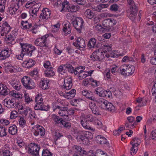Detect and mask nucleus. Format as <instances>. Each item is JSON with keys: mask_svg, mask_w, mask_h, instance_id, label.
Segmentation results:
<instances>
[{"mask_svg": "<svg viewBox=\"0 0 156 156\" xmlns=\"http://www.w3.org/2000/svg\"><path fill=\"white\" fill-rule=\"evenodd\" d=\"M51 11L49 9L44 8L42 11V12L39 16V18L41 20L48 19L50 18Z\"/></svg>", "mask_w": 156, "mask_h": 156, "instance_id": "nucleus-17", "label": "nucleus"}, {"mask_svg": "<svg viewBox=\"0 0 156 156\" xmlns=\"http://www.w3.org/2000/svg\"><path fill=\"white\" fill-rule=\"evenodd\" d=\"M21 82L24 87L27 89H34L36 87L35 84L30 77L24 76L21 80Z\"/></svg>", "mask_w": 156, "mask_h": 156, "instance_id": "nucleus-7", "label": "nucleus"}, {"mask_svg": "<svg viewBox=\"0 0 156 156\" xmlns=\"http://www.w3.org/2000/svg\"><path fill=\"white\" fill-rule=\"evenodd\" d=\"M16 92V91L14 90L9 91V90L5 85L0 83V94L1 95H7L9 92V95L14 97Z\"/></svg>", "mask_w": 156, "mask_h": 156, "instance_id": "nucleus-12", "label": "nucleus"}, {"mask_svg": "<svg viewBox=\"0 0 156 156\" xmlns=\"http://www.w3.org/2000/svg\"><path fill=\"white\" fill-rule=\"evenodd\" d=\"M67 113V111L65 110V109H62L61 110L59 111L58 112L59 114L62 116H65L66 117H64V118L65 119L67 120H68V115H66V114Z\"/></svg>", "mask_w": 156, "mask_h": 156, "instance_id": "nucleus-43", "label": "nucleus"}, {"mask_svg": "<svg viewBox=\"0 0 156 156\" xmlns=\"http://www.w3.org/2000/svg\"><path fill=\"white\" fill-rule=\"evenodd\" d=\"M20 44L22 48L21 52L24 55H27L30 57L32 56L33 51L36 49L35 47L29 44L20 42Z\"/></svg>", "mask_w": 156, "mask_h": 156, "instance_id": "nucleus-2", "label": "nucleus"}, {"mask_svg": "<svg viewBox=\"0 0 156 156\" xmlns=\"http://www.w3.org/2000/svg\"><path fill=\"white\" fill-rule=\"evenodd\" d=\"M18 115V113L16 111H12L10 114V118L11 119H15Z\"/></svg>", "mask_w": 156, "mask_h": 156, "instance_id": "nucleus-53", "label": "nucleus"}, {"mask_svg": "<svg viewBox=\"0 0 156 156\" xmlns=\"http://www.w3.org/2000/svg\"><path fill=\"white\" fill-rule=\"evenodd\" d=\"M80 119L81 120L80 121L82 126L86 129H91V127L90 126L89 123L94 120V116L91 114H89L82 116Z\"/></svg>", "mask_w": 156, "mask_h": 156, "instance_id": "nucleus-4", "label": "nucleus"}, {"mask_svg": "<svg viewBox=\"0 0 156 156\" xmlns=\"http://www.w3.org/2000/svg\"><path fill=\"white\" fill-rule=\"evenodd\" d=\"M30 111V109L29 107H26L23 110L19 111V113L21 115H23L25 116H26L28 112Z\"/></svg>", "mask_w": 156, "mask_h": 156, "instance_id": "nucleus-42", "label": "nucleus"}, {"mask_svg": "<svg viewBox=\"0 0 156 156\" xmlns=\"http://www.w3.org/2000/svg\"><path fill=\"white\" fill-rule=\"evenodd\" d=\"M105 52L101 49H98L93 53L90 56V58L93 61H100L102 60L105 57Z\"/></svg>", "mask_w": 156, "mask_h": 156, "instance_id": "nucleus-6", "label": "nucleus"}, {"mask_svg": "<svg viewBox=\"0 0 156 156\" xmlns=\"http://www.w3.org/2000/svg\"><path fill=\"white\" fill-rule=\"evenodd\" d=\"M66 65H62L60 66L58 68V71L59 73L62 75H64L66 72Z\"/></svg>", "mask_w": 156, "mask_h": 156, "instance_id": "nucleus-39", "label": "nucleus"}, {"mask_svg": "<svg viewBox=\"0 0 156 156\" xmlns=\"http://www.w3.org/2000/svg\"><path fill=\"white\" fill-rule=\"evenodd\" d=\"M76 139L80 143L84 145H87L89 143V140L85 138L84 136L83 135L82 132L78 134L76 137Z\"/></svg>", "mask_w": 156, "mask_h": 156, "instance_id": "nucleus-21", "label": "nucleus"}, {"mask_svg": "<svg viewBox=\"0 0 156 156\" xmlns=\"http://www.w3.org/2000/svg\"><path fill=\"white\" fill-rule=\"evenodd\" d=\"M35 101L36 103L34 108L35 110H39L41 111H47L49 109L50 107L48 105L46 106L44 105L43 99L41 94H39L36 96Z\"/></svg>", "mask_w": 156, "mask_h": 156, "instance_id": "nucleus-1", "label": "nucleus"}, {"mask_svg": "<svg viewBox=\"0 0 156 156\" xmlns=\"http://www.w3.org/2000/svg\"><path fill=\"white\" fill-rule=\"evenodd\" d=\"M75 42L73 43V44L78 48H83L85 47L86 44L84 40L80 37H78Z\"/></svg>", "mask_w": 156, "mask_h": 156, "instance_id": "nucleus-19", "label": "nucleus"}, {"mask_svg": "<svg viewBox=\"0 0 156 156\" xmlns=\"http://www.w3.org/2000/svg\"><path fill=\"white\" fill-rule=\"evenodd\" d=\"M11 84L14 89L18 91L20 89L21 84L19 81L16 80L12 81L11 82Z\"/></svg>", "mask_w": 156, "mask_h": 156, "instance_id": "nucleus-24", "label": "nucleus"}, {"mask_svg": "<svg viewBox=\"0 0 156 156\" xmlns=\"http://www.w3.org/2000/svg\"><path fill=\"white\" fill-rule=\"evenodd\" d=\"M7 135V129L2 126H0V136L3 137Z\"/></svg>", "mask_w": 156, "mask_h": 156, "instance_id": "nucleus-41", "label": "nucleus"}, {"mask_svg": "<svg viewBox=\"0 0 156 156\" xmlns=\"http://www.w3.org/2000/svg\"><path fill=\"white\" fill-rule=\"evenodd\" d=\"M52 120L55 123V125L61 124L63 122L62 119L60 118L59 116L53 114L51 115Z\"/></svg>", "mask_w": 156, "mask_h": 156, "instance_id": "nucleus-23", "label": "nucleus"}, {"mask_svg": "<svg viewBox=\"0 0 156 156\" xmlns=\"http://www.w3.org/2000/svg\"><path fill=\"white\" fill-rule=\"evenodd\" d=\"M3 104L8 108H13L16 106V100L15 99L5 98L3 101Z\"/></svg>", "mask_w": 156, "mask_h": 156, "instance_id": "nucleus-14", "label": "nucleus"}, {"mask_svg": "<svg viewBox=\"0 0 156 156\" xmlns=\"http://www.w3.org/2000/svg\"><path fill=\"white\" fill-rule=\"evenodd\" d=\"M105 108L108 111L112 112H115L116 110L115 108L113 105L112 103L109 102L108 101L107 103V104L105 105Z\"/></svg>", "mask_w": 156, "mask_h": 156, "instance_id": "nucleus-34", "label": "nucleus"}, {"mask_svg": "<svg viewBox=\"0 0 156 156\" xmlns=\"http://www.w3.org/2000/svg\"><path fill=\"white\" fill-rule=\"evenodd\" d=\"M62 9L61 10V12H62L63 11L66 10V9L67 8V7H68L69 5V3L67 1L64 0L62 3Z\"/></svg>", "mask_w": 156, "mask_h": 156, "instance_id": "nucleus-48", "label": "nucleus"}, {"mask_svg": "<svg viewBox=\"0 0 156 156\" xmlns=\"http://www.w3.org/2000/svg\"><path fill=\"white\" fill-rule=\"evenodd\" d=\"M119 7L116 4H114L110 6V9L112 11L116 12L118 10Z\"/></svg>", "mask_w": 156, "mask_h": 156, "instance_id": "nucleus-62", "label": "nucleus"}, {"mask_svg": "<svg viewBox=\"0 0 156 156\" xmlns=\"http://www.w3.org/2000/svg\"><path fill=\"white\" fill-rule=\"evenodd\" d=\"M138 9L136 5L134 4L130 6L129 9L127 11V16L132 20H134L137 15Z\"/></svg>", "mask_w": 156, "mask_h": 156, "instance_id": "nucleus-10", "label": "nucleus"}, {"mask_svg": "<svg viewBox=\"0 0 156 156\" xmlns=\"http://www.w3.org/2000/svg\"><path fill=\"white\" fill-rule=\"evenodd\" d=\"M48 37V34H46L36 39L34 41V44L36 46L44 48L46 49H48V44L47 43V39Z\"/></svg>", "mask_w": 156, "mask_h": 156, "instance_id": "nucleus-5", "label": "nucleus"}, {"mask_svg": "<svg viewBox=\"0 0 156 156\" xmlns=\"http://www.w3.org/2000/svg\"><path fill=\"white\" fill-rule=\"evenodd\" d=\"M86 97L89 100L93 101H97L96 99L91 91H89Z\"/></svg>", "mask_w": 156, "mask_h": 156, "instance_id": "nucleus-46", "label": "nucleus"}, {"mask_svg": "<svg viewBox=\"0 0 156 156\" xmlns=\"http://www.w3.org/2000/svg\"><path fill=\"white\" fill-rule=\"evenodd\" d=\"M28 152L33 156H38L40 147L34 143H31L28 146Z\"/></svg>", "mask_w": 156, "mask_h": 156, "instance_id": "nucleus-9", "label": "nucleus"}, {"mask_svg": "<svg viewBox=\"0 0 156 156\" xmlns=\"http://www.w3.org/2000/svg\"><path fill=\"white\" fill-rule=\"evenodd\" d=\"M33 133L35 136L40 135L43 136L45 133L44 129L42 126L37 125L33 127Z\"/></svg>", "mask_w": 156, "mask_h": 156, "instance_id": "nucleus-13", "label": "nucleus"}, {"mask_svg": "<svg viewBox=\"0 0 156 156\" xmlns=\"http://www.w3.org/2000/svg\"><path fill=\"white\" fill-rule=\"evenodd\" d=\"M141 140L138 138L135 137L133 139L132 141L130 142L132 147L130 150V153L131 155H133L137 152V147L140 144Z\"/></svg>", "mask_w": 156, "mask_h": 156, "instance_id": "nucleus-11", "label": "nucleus"}, {"mask_svg": "<svg viewBox=\"0 0 156 156\" xmlns=\"http://www.w3.org/2000/svg\"><path fill=\"white\" fill-rule=\"evenodd\" d=\"M89 108L92 111V113L96 115H100V111L98 106L94 102H91L89 103Z\"/></svg>", "mask_w": 156, "mask_h": 156, "instance_id": "nucleus-16", "label": "nucleus"}, {"mask_svg": "<svg viewBox=\"0 0 156 156\" xmlns=\"http://www.w3.org/2000/svg\"><path fill=\"white\" fill-rule=\"evenodd\" d=\"M107 155L106 153L100 150H98L96 153L97 156H107Z\"/></svg>", "mask_w": 156, "mask_h": 156, "instance_id": "nucleus-64", "label": "nucleus"}, {"mask_svg": "<svg viewBox=\"0 0 156 156\" xmlns=\"http://www.w3.org/2000/svg\"><path fill=\"white\" fill-rule=\"evenodd\" d=\"M87 75L83 70H81L80 73L78 75V77L79 80H82L87 77Z\"/></svg>", "mask_w": 156, "mask_h": 156, "instance_id": "nucleus-47", "label": "nucleus"}, {"mask_svg": "<svg viewBox=\"0 0 156 156\" xmlns=\"http://www.w3.org/2000/svg\"><path fill=\"white\" fill-rule=\"evenodd\" d=\"M79 6L78 5H69V6H68L66 9V11L71 12H76L79 10Z\"/></svg>", "mask_w": 156, "mask_h": 156, "instance_id": "nucleus-26", "label": "nucleus"}, {"mask_svg": "<svg viewBox=\"0 0 156 156\" xmlns=\"http://www.w3.org/2000/svg\"><path fill=\"white\" fill-rule=\"evenodd\" d=\"M90 82H91V85L92 86L95 87L99 86L100 82L95 80L90 77Z\"/></svg>", "mask_w": 156, "mask_h": 156, "instance_id": "nucleus-50", "label": "nucleus"}, {"mask_svg": "<svg viewBox=\"0 0 156 156\" xmlns=\"http://www.w3.org/2000/svg\"><path fill=\"white\" fill-rule=\"evenodd\" d=\"M96 41V40L94 38L90 39L87 44L88 48L90 49L97 47Z\"/></svg>", "mask_w": 156, "mask_h": 156, "instance_id": "nucleus-27", "label": "nucleus"}, {"mask_svg": "<svg viewBox=\"0 0 156 156\" xmlns=\"http://www.w3.org/2000/svg\"><path fill=\"white\" fill-rule=\"evenodd\" d=\"M39 72V70L37 68H35L29 73V75L32 77H34L37 76Z\"/></svg>", "mask_w": 156, "mask_h": 156, "instance_id": "nucleus-52", "label": "nucleus"}, {"mask_svg": "<svg viewBox=\"0 0 156 156\" xmlns=\"http://www.w3.org/2000/svg\"><path fill=\"white\" fill-rule=\"evenodd\" d=\"M104 90L101 87H98L95 90V93L101 97H103Z\"/></svg>", "mask_w": 156, "mask_h": 156, "instance_id": "nucleus-40", "label": "nucleus"}, {"mask_svg": "<svg viewBox=\"0 0 156 156\" xmlns=\"http://www.w3.org/2000/svg\"><path fill=\"white\" fill-rule=\"evenodd\" d=\"M10 53L8 48L7 49L3 50L0 52V60H3L8 58L10 55Z\"/></svg>", "mask_w": 156, "mask_h": 156, "instance_id": "nucleus-22", "label": "nucleus"}, {"mask_svg": "<svg viewBox=\"0 0 156 156\" xmlns=\"http://www.w3.org/2000/svg\"><path fill=\"white\" fill-rule=\"evenodd\" d=\"M84 16L88 19L92 18L94 16V13L90 9H87L84 12Z\"/></svg>", "mask_w": 156, "mask_h": 156, "instance_id": "nucleus-33", "label": "nucleus"}, {"mask_svg": "<svg viewBox=\"0 0 156 156\" xmlns=\"http://www.w3.org/2000/svg\"><path fill=\"white\" fill-rule=\"evenodd\" d=\"M62 30L66 34H70L71 31V26L70 23L67 22L65 24Z\"/></svg>", "mask_w": 156, "mask_h": 156, "instance_id": "nucleus-28", "label": "nucleus"}, {"mask_svg": "<svg viewBox=\"0 0 156 156\" xmlns=\"http://www.w3.org/2000/svg\"><path fill=\"white\" fill-rule=\"evenodd\" d=\"M96 101H97V102H98L99 104H101L104 108L108 102L107 100L102 98H100L98 100H96Z\"/></svg>", "mask_w": 156, "mask_h": 156, "instance_id": "nucleus-45", "label": "nucleus"}, {"mask_svg": "<svg viewBox=\"0 0 156 156\" xmlns=\"http://www.w3.org/2000/svg\"><path fill=\"white\" fill-rule=\"evenodd\" d=\"M76 94V90L74 89H72L69 92H66V98L68 99H71L75 96Z\"/></svg>", "mask_w": 156, "mask_h": 156, "instance_id": "nucleus-25", "label": "nucleus"}, {"mask_svg": "<svg viewBox=\"0 0 156 156\" xmlns=\"http://www.w3.org/2000/svg\"><path fill=\"white\" fill-rule=\"evenodd\" d=\"M65 66L66 67L69 71L70 73H73L74 71V68L70 64H66Z\"/></svg>", "mask_w": 156, "mask_h": 156, "instance_id": "nucleus-51", "label": "nucleus"}, {"mask_svg": "<svg viewBox=\"0 0 156 156\" xmlns=\"http://www.w3.org/2000/svg\"><path fill=\"white\" fill-rule=\"evenodd\" d=\"M83 133V135L84 136L85 138L89 140V139H92L93 136L91 132L88 131H83L82 132Z\"/></svg>", "mask_w": 156, "mask_h": 156, "instance_id": "nucleus-38", "label": "nucleus"}, {"mask_svg": "<svg viewBox=\"0 0 156 156\" xmlns=\"http://www.w3.org/2000/svg\"><path fill=\"white\" fill-rule=\"evenodd\" d=\"M136 101L137 103H139L138 107L143 106L146 104V103L144 101V99L141 98H137Z\"/></svg>", "mask_w": 156, "mask_h": 156, "instance_id": "nucleus-49", "label": "nucleus"}, {"mask_svg": "<svg viewBox=\"0 0 156 156\" xmlns=\"http://www.w3.org/2000/svg\"><path fill=\"white\" fill-rule=\"evenodd\" d=\"M19 124L20 127L23 128L26 124V121L24 118H20L19 120Z\"/></svg>", "mask_w": 156, "mask_h": 156, "instance_id": "nucleus-56", "label": "nucleus"}, {"mask_svg": "<svg viewBox=\"0 0 156 156\" xmlns=\"http://www.w3.org/2000/svg\"><path fill=\"white\" fill-rule=\"evenodd\" d=\"M38 11L36 9H34L32 8H31L29 11V12L30 15L34 17H37V12Z\"/></svg>", "mask_w": 156, "mask_h": 156, "instance_id": "nucleus-44", "label": "nucleus"}, {"mask_svg": "<svg viewBox=\"0 0 156 156\" xmlns=\"http://www.w3.org/2000/svg\"><path fill=\"white\" fill-rule=\"evenodd\" d=\"M52 153L47 149L44 150L42 151V156H52Z\"/></svg>", "mask_w": 156, "mask_h": 156, "instance_id": "nucleus-57", "label": "nucleus"}, {"mask_svg": "<svg viewBox=\"0 0 156 156\" xmlns=\"http://www.w3.org/2000/svg\"><path fill=\"white\" fill-rule=\"evenodd\" d=\"M64 83L73 84L72 77L70 76H67L65 77L64 79Z\"/></svg>", "mask_w": 156, "mask_h": 156, "instance_id": "nucleus-55", "label": "nucleus"}, {"mask_svg": "<svg viewBox=\"0 0 156 156\" xmlns=\"http://www.w3.org/2000/svg\"><path fill=\"white\" fill-rule=\"evenodd\" d=\"M73 84L64 83L63 85V88L66 90L70 89L72 87Z\"/></svg>", "mask_w": 156, "mask_h": 156, "instance_id": "nucleus-60", "label": "nucleus"}, {"mask_svg": "<svg viewBox=\"0 0 156 156\" xmlns=\"http://www.w3.org/2000/svg\"><path fill=\"white\" fill-rule=\"evenodd\" d=\"M22 64L24 68L29 69L34 66L35 62L32 59H29L24 61Z\"/></svg>", "mask_w": 156, "mask_h": 156, "instance_id": "nucleus-20", "label": "nucleus"}, {"mask_svg": "<svg viewBox=\"0 0 156 156\" xmlns=\"http://www.w3.org/2000/svg\"><path fill=\"white\" fill-rule=\"evenodd\" d=\"M74 147L79 152V154L81 155H86V156H97L96 153L95 154L92 153V151H89L87 152L86 151L82 149L81 147L75 145Z\"/></svg>", "mask_w": 156, "mask_h": 156, "instance_id": "nucleus-15", "label": "nucleus"}, {"mask_svg": "<svg viewBox=\"0 0 156 156\" xmlns=\"http://www.w3.org/2000/svg\"><path fill=\"white\" fill-rule=\"evenodd\" d=\"M95 124L97 126V128H101L103 126L102 122L98 119L94 120Z\"/></svg>", "mask_w": 156, "mask_h": 156, "instance_id": "nucleus-58", "label": "nucleus"}, {"mask_svg": "<svg viewBox=\"0 0 156 156\" xmlns=\"http://www.w3.org/2000/svg\"><path fill=\"white\" fill-rule=\"evenodd\" d=\"M95 29L98 33L101 34L105 32V29L99 23L97 24V25L95 26Z\"/></svg>", "mask_w": 156, "mask_h": 156, "instance_id": "nucleus-36", "label": "nucleus"}, {"mask_svg": "<svg viewBox=\"0 0 156 156\" xmlns=\"http://www.w3.org/2000/svg\"><path fill=\"white\" fill-rule=\"evenodd\" d=\"M84 21L83 19L80 17H77L73 21L72 24L74 28L80 33L82 29Z\"/></svg>", "mask_w": 156, "mask_h": 156, "instance_id": "nucleus-8", "label": "nucleus"}, {"mask_svg": "<svg viewBox=\"0 0 156 156\" xmlns=\"http://www.w3.org/2000/svg\"><path fill=\"white\" fill-rule=\"evenodd\" d=\"M90 77L85 79L83 81L82 85L84 86H88V85L90 82Z\"/></svg>", "mask_w": 156, "mask_h": 156, "instance_id": "nucleus-54", "label": "nucleus"}, {"mask_svg": "<svg viewBox=\"0 0 156 156\" xmlns=\"http://www.w3.org/2000/svg\"><path fill=\"white\" fill-rule=\"evenodd\" d=\"M9 133L11 135H15L17 132V129L16 126L13 125L9 127L8 129Z\"/></svg>", "mask_w": 156, "mask_h": 156, "instance_id": "nucleus-32", "label": "nucleus"}, {"mask_svg": "<svg viewBox=\"0 0 156 156\" xmlns=\"http://www.w3.org/2000/svg\"><path fill=\"white\" fill-rule=\"evenodd\" d=\"M44 74L47 77H50L55 75V73L53 70V68L51 67L50 69H46L44 71Z\"/></svg>", "mask_w": 156, "mask_h": 156, "instance_id": "nucleus-30", "label": "nucleus"}, {"mask_svg": "<svg viewBox=\"0 0 156 156\" xmlns=\"http://www.w3.org/2000/svg\"><path fill=\"white\" fill-rule=\"evenodd\" d=\"M102 47L105 50L106 52L112 50L111 46L108 44H103Z\"/></svg>", "mask_w": 156, "mask_h": 156, "instance_id": "nucleus-59", "label": "nucleus"}, {"mask_svg": "<svg viewBox=\"0 0 156 156\" xmlns=\"http://www.w3.org/2000/svg\"><path fill=\"white\" fill-rule=\"evenodd\" d=\"M116 22L114 19H108L104 20L103 22V26L106 28L112 27L116 24Z\"/></svg>", "mask_w": 156, "mask_h": 156, "instance_id": "nucleus-18", "label": "nucleus"}, {"mask_svg": "<svg viewBox=\"0 0 156 156\" xmlns=\"http://www.w3.org/2000/svg\"><path fill=\"white\" fill-rule=\"evenodd\" d=\"M32 26L31 23H29L27 21H22L21 23V27L24 30L29 29Z\"/></svg>", "mask_w": 156, "mask_h": 156, "instance_id": "nucleus-29", "label": "nucleus"}, {"mask_svg": "<svg viewBox=\"0 0 156 156\" xmlns=\"http://www.w3.org/2000/svg\"><path fill=\"white\" fill-rule=\"evenodd\" d=\"M48 81L44 80L40 82V86L43 90L47 89L48 88L49 86L48 85Z\"/></svg>", "mask_w": 156, "mask_h": 156, "instance_id": "nucleus-35", "label": "nucleus"}, {"mask_svg": "<svg viewBox=\"0 0 156 156\" xmlns=\"http://www.w3.org/2000/svg\"><path fill=\"white\" fill-rule=\"evenodd\" d=\"M153 85L151 92L152 93V94L153 96H155L156 95V81L154 83H153Z\"/></svg>", "mask_w": 156, "mask_h": 156, "instance_id": "nucleus-61", "label": "nucleus"}, {"mask_svg": "<svg viewBox=\"0 0 156 156\" xmlns=\"http://www.w3.org/2000/svg\"><path fill=\"white\" fill-rule=\"evenodd\" d=\"M11 27L8 28L7 27H2L1 29L0 34L2 36H3L5 34H8L10 31Z\"/></svg>", "mask_w": 156, "mask_h": 156, "instance_id": "nucleus-37", "label": "nucleus"}, {"mask_svg": "<svg viewBox=\"0 0 156 156\" xmlns=\"http://www.w3.org/2000/svg\"><path fill=\"white\" fill-rule=\"evenodd\" d=\"M96 139L98 143H99L101 144H106L107 142L106 138L101 135L97 136Z\"/></svg>", "mask_w": 156, "mask_h": 156, "instance_id": "nucleus-31", "label": "nucleus"}, {"mask_svg": "<svg viewBox=\"0 0 156 156\" xmlns=\"http://www.w3.org/2000/svg\"><path fill=\"white\" fill-rule=\"evenodd\" d=\"M63 122H62L61 124L63 125L65 128L69 129L71 127V124L70 122H66L63 120Z\"/></svg>", "mask_w": 156, "mask_h": 156, "instance_id": "nucleus-63", "label": "nucleus"}, {"mask_svg": "<svg viewBox=\"0 0 156 156\" xmlns=\"http://www.w3.org/2000/svg\"><path fill=\"white\" fill-rule=\"evenodd\" d=\"M135 69V68L132 66L124 65L120 67L119 72L122 75L128 76L132 75Z\"/></svg>", "mask_w": 156, "mask_h": 156, "instance_id": "nucleus-3", "label": "nucleus"}]
</instances>
